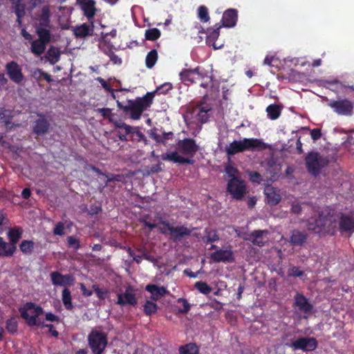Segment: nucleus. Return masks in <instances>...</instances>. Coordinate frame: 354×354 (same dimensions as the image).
<instances>
[{"label":"nucleus","mask_w":354,"mask_h":354,"mask_svg":"<svg viewBox=\"0 0 354 354\" xmlns=\"http://www.w3.org/2000/svg\"><path fill=\"white\" fill-rule=\"evenodd\" d=\"M308 228L320 235L333 236L337 230V214L331 209L322 211L316 218L308 221Z\"/></svg>","instance_id":"nucleus-1"},{"label":"nucleus","mask_w":354,"mask_h":354,"mask_svg":"<svg viewBox=\"0 0 354 354\" xmlns=\"http://www.w3.org/2000/svg\"><path fill=\"white\" fill-rule=\"evenodd\" d=\"M155 92H147L143 97L136 100H129L127 104L124 105L117 100V106L125 113L129 114V118L133 120H140L144 111L149 108L153 102Z\"/></svg>","instance_id":"nucleus-2"},{"label":"nucleus","mask_w":354,"mask_h":354,"mask_svg":"<svg viewBox=\"0 0 354 354\" xmlns=\"http://www.w3.org/2000/svg\"><path fill=\"white\" fill-rule=\"evenodd\" d=\"M270 148L268 144L258 138H243L240 140H234L225 147L227 156H232L236 153L245 151H261Z\"/></svg>","instance_id":"nucleus-3"},{"label":"nucleus","mask_w":354,"mask_h":354,"mask_svg":"<svg viewBox=\"0 0 354 354\" xmlns=\"http://www.w3.org/2000/svg\"><path fill=\"white\" fill-rule=\"evenodd\" d=\"M21 317L26 320L28 326H41V323L37 318L44 314V311L41 306L37 305L32 301L26 302L23 307L19 308Z\"/></svg>","instance_id":"nucleus-4"},{"label":"nucleus","mask_w":354,"mask_h":354,"mask_svg":"<svg viewBox=\"0 0 354 354\" xmlns=\"http://www.w3.org/2000/svg\"><path fill=\"white\" fill-rule=\"evenodd\" d=\"M308 171L314 176H317L320 170L329 163L328 157L320 155L318 152H310L305 158Z\"/></svg>","instance_id":"nucleus-5"},{"label":"nucleus","mask_w":354,"mask_h":354,"mask_svg":"<svg viewBox=\"0 0 354 354\" xmlns=\"http://www.w3.org/2000/svg\"><path fill=\"white\" fill-rule=\"evenodd\" d=\"M88 344L93 354H102L108 344L107 335L93 329L88 335Z\"/></svg>","instance_id":"nucleus-6"},{"label":"nucleus","mask_w":354,"mask_h":354,"mask_svg":"<svg viewBox=\"0 0 354 354\" xmlns=\"http://www.w3.org/2000/svg\"><path fill=\"white\" fill-rule=\"evenodd\" d=\"M180 80L185 84H196L200 83V86L203 88H207L209 86L208 82H203V80L207 75L199 71V67L194 69H183L179 74Z\"/></svg>","instance_id":"nucleus-7"},{"label":"nucleus","mask_w":354,"mask_h":354,"mask_svg":"<svg viewBox=\"0 0 354 354\" xmlns=\"http://www.w3.org/2000/svg\"><path fill=\"white\" fill-rule=\"evenodd\" d=\"M227 192L237 201H241L247 193L245 182L241 178L233 176L227 185Z\"/></svg>","instance_id":"nucleus-8"},{"label":"nucleus","mask_w":354,"mask_h":354,"mask_svg":"<svg viewBox=\"0 0 354 354\" xmlns=\"http://www.w3.org/2000/svg\"><path fill=\"white\" fill-rule=\"evenodd\" d=\"M337 230L342 234L354 232V212L337 214Z\"/></svg>","instance_id":"nucleus-9"},{"label":"nucleus","mask_w":354,"mask_h":354,"mask_svg":"<svg viewBox=\"0 0 354 354\" xmlns=\"http://www.w3.org/2000/svg\"><path fill=\"white\" fill-rule=\"evenodd\" d=\"M286 345L294 351L301 350L304 352H310L315 351L317 348L318 342L313 337H302L292 342L290 344H286Z\"/></svg>","instance_id":"nucleus-10"},{"label":"nucleus","mask_w":354,"mask_h":354,"mask_svg":"<svg viewBox=\"0 0 354 354\" xmlns=\"http://www.w3.org/2000/svg\"><path fill=\"white\" fill-rule=\"evenodd\" d=\"M160 224L165 226H167V229L169 231L170 239L174 242H178L183 237L189 236L192 233V230L189 229L184 225L174 227L171 225V224L167 221H161Z\"/></svg>","instance_id":"nucleus-11"},{"label":"nucleus","mask_w":354,"mask_h":354,"mask_svg":"<svg viewBox=\"0 0 354 354\" xmlns=\"http://www.w3.org/2000/svg\"><path fill=\"white\" fill-rule=\"evenodd\" d=\"M329 106L338 115H351L353 112V104L348 99L332 100Z\"/></svg>","instance_id":"nucleus-12"},{"label":"nucleus","mask_w":354,"mask_h":354,"mask_svg":"<svg viewBox=\"0 0 354 354\" xmlns=\"http://www.w3.org/2000/svg\"><path fill=\"white\" fill-rule=\"evenodd\" d=\"M6 71L12 82L20 84L24 80L22 68L15 61H11L6 64Z\"/></svg>","instance_id":"nucleus-13"},{"label":"nucleus","mask_w":354,"mask_h":354,"mask_svg":"<svg viewBox=\"0 0 354 354\" xmlns=\"http://www.w3.org/2000/svg\"><path fill=\"white\" fill-rule=\"evenodd\" d=\"M177 149L183 154L190 156L192 158L198 151V146L193 138L178 140L176 142Z\"/></svg>","instance_id":"nucleus-14"},{"label":"nucleus","mask_w":354,"mask_h":354,"mask_svg":"<svg viewBox=\"0 0 354 354\" xmlns=\"http://www.w3.org/2000/svg\"><path fill=\"white\" fill-rule=\"evenodd\" d=\"M36 119L32 126V133L37 136H44L48 133L50 124L46 115L37 113Z\"/></svg>","instance_id":"nucleus-15"},{"label":"nucleus","mask_w":354,"mask_h":354,"mask_svg":"<svg viewBox=\"0 0 354 354\" xmlns=\"http://www.w3.org/2000/svg\"><path fill=\"white\" fill-rule=\"evenodd\" d=\"M293 306L297 307L299 312L307 315L313 313V305L308 301V299L302 293L297 292L295 295Z\"/></svg>","instance_id":"nucleus-16"},{"label":"nucleus","mask_w":354,"mask_h":354,"mask_svg":"<svg viewBox=\"0 0 354 354\" xmlns=\"http://www.w3.org/2000/svg\"><path fill=\"white\" fill-rule=\"evenodd\" d=\"M117 304L120 306H136L138 304V299L135 294V290L131 286L127 287L124 293L118 295Z\"/></svg>","instance_id":"nucleus-17"},{"label":"nucleus","mask_w":354,"mask_h":354,"mask_svg":"<svg viewBox=\"0 0 354 354\" xmlns=\"http://www.w3.org/2000/svg\"><path fill=\"white\" fill-rule=\"evenodd\" d=\"M211 259L216 263H233L234 257L231 247L228 249H218L210 254Z\"/></svg>","instance_id":"nucleus-18"},{"label":"nucleus","mask_w":354,"mask_h":354,"mask_svg":"<svg viewBox=\"0 0 354 354\" xmlns=\"http://www.w3.org/2000/svg\"><path fill=\"white\" fill-rule=\"evenodd\" d=\"M50 279L54 286H66L73 284L75 279L71 274H62L55 271L50 273Z\"/></svg>","instance_id":"nucleus-19"},{"label":"nucleus","mask_w":354,"mask_h":354,"mask_svg":"<svg viewBox=\"0 0 354 354\" xmlns=\"http://www.w3.org/2000/svg\"><path fill=\"white\" fill-rule=\"evenodd\" d=\"M76 1L88 20L91 21L93 19L97 11L95 1L94 0H76Z\"/></svg>","instance_id":"nucleus-20"},{"label":"nucleus","mask_w":354,"mask_h":354,"mask_svg":"<svg viewBox=\"0 0 354 354\" xmlns=\"http://www.w3.org/2000/svg\"><path fill=\"white\" fill-rule=\"evenodd\" d=\"M307 239L308 234L306 231L292 230L290 231L288 242L293 246L302 247L306 243Z\"/></svg>","instance_id":"nucleus-21"},{"label":"nucleus","mask_w":354,"mask_h":354,"mask_svg":"<svg viewBox=\"0 0 354 354\" xmlns=\"http://www.w3.org/2000/svg\"><path fill=\"white\" fill-rule=\"evenodd\" d=\"M238 20V11L234 8L226 10L223 15L221 21L222 26L226 28H232L236 24Z\"/></svg>","instance_id":"nucleus-22"},{"label":"nucleus","mask_w":354,"mask_h":354,"mask_svg":"<svg viewBox=\"0 0 354 354\" xmlns=\"http://www.w3.org/2000/svg\"><path fill=\"white\" fill-rule=\"evenodd\" d=\"M201 28V30H199V32L201 33H206V44L207 45L209 46H212L214 49H218L220 46H217L215 44L216 40L219 37V29L221 28V26H218L216 28H208L206 31L202 28L201 26H200Z\"/></svg>","instance_id":"nucleus-23"},{"label":"nucleus","mask_w":354,"mask_h":354,"mask_svg":"<svg viewBox=\"0 0 354 354\" xmlns=\"http://www.w3.org/2000/svg\"><path fill=\"white\" fill-rule=\"evenodd\" d=\"M162 160H169L176 163L180 164H189L192 165L194 163V160L188 158H185L178 155L177 151H171L169 153H167L165 154L162 155Z\"/></svg>","instance_id":"nucleus-24"},{"label":"nucleus","mask_w":354,"mask_h":354,"mask_svg":"<svg viewBox=\"0 0 354 354\" xmlns=\"http://www.w3.org/2000/svg\"><path fill=\"white\" fill-rule=\"evenodd\" d=\"M268 234V231L266 230H254L250 234V237L245 238V239L250 241L254 245L263 247L265 245V242L263 241L262 237Z\"/></svg>","instance_id":"nucleus-25"},{"label":"nucleus","mask_w":354,"mask_h":354,"mask_svg":"<svg viewBox=\"0 0 354 354\" xmlns=\"http://www.w3.org/2000/svg\"><path fill=\"white\" fill-rule=\"evenodd\" d=\"M145 290L151 294V299L153 301L158 300L167 292V289L164 286L160 287L155 284L147 285Z\"/></svg>","instance_id":"nucleus-26"},{"label":"nucleus","mask_w":354,"mask_h":354,"mask_svg":"<svg viewBox=\"0 0 354 354\" xmlns=\"http://www.w3.org/2000/svg\"><path fill=\"white\" fill-rule=\"evenodd\" d=\"M198 113L196 115L197 120L201 123H205L209 118V112L212 111V107L209 104H202L197 106Z\"/></svg>","instance_id":"nucleus-27"},{"label":"nucleus","mask_w":354,"mask_h":354,"mask_svg":"<svg viewBox=\"0 0 354 354\" xmlns=\"http://www.w3.org/2000/svg\"><path fill=\"white\" fill-rule=\"evenodd\" d=\"M17 248H14L0 236V257H10L14 254Z\"/></svg>","instance_id":"nucleus-28"},{"label":"nucleus","mask_w":354,"mask_h":354,"mask_svg":"<svg viewBox=\"0 0 354 354\" xmlns=\"http://www.w3.org/2000/svg\"><path fill=\"white\" fill-rule=\"evenodd\" d=\"M265 194L268 203L272 205H277L281 201L280 194L272 187H267L265 189Z\"/></svg>","instance_id":"nucleus-29"},{"label":"nucleus","mask_w":354,"mask_h":354,"mask_svg":"<svg viewBox=\"0 0 354 354\" xmlns=\"http://www.w3.org/2000/svg\"><path fill=\"white\" fill-rule=\"evenodd\" d=\"M283 109V106L277 104H272L267 106L266 112L270 120H277L279 118Z\"/></svg>","instance_id":"nucleus-30"},{"label":"nucleus","mask_w":354,"mask_h":354,"mask_svg":"<svg viewBox=\"0 0 354 354\" xmlns=\"http://www.w3.org/2000/svg\"><path fill=\"white\" fill-rule=\"evenodd\" d=\"M93 32V26L90 27L86 24H83L80 26H76L74 29V35L77 37H85L88 35H92Z\"/></svg>","instance_id":"nucleus-31"},{"label":"nucleus","mask_w":354,"mask_h":354,"mask_svg":"<svg viewBox=\"0 0 354 354\" xmlns=\"http://www.w3.org/2000/svg\"><path fill=\"white\" fill-rule=\"evenodd\" d=\"M22 231L19 227H15L10 228L8 232V237L9 239V243L11 244L14 248H17L16 244L21 239Z\"/></svg>","instance_id":"nucleus-32"},{"label":"nucleus","mask_w":354,"mask_h":354,"mask_svg":"<svg viewBox=\"0 0 354 354\" xmlns=\"http://www.w3.org/2000/svg\"><path fill=\"white\" fill-rule=\"evenodd\" d=\"M205 236L203 241L206 244L212 243L219 240L220 237L216 230L205 228L204 230Z\"/></svg>","instance_id":"nucleus-33"},{"label":"nucleus","mask_w":354,"mask_h":354,"mask_svg":"<svg viewBox=\"0 0 354 354\" xmlns=\"http://www.w3.org/2000/svg\"><path fill=\"white\" fill-rule=\"evenodd\" d=\"M129 134L131 135V140L132 141L142 142L145 145H148V140L147 137L140 131L138 127H133V129L131 131Z\"/></svg>","instance_id":"nucleus-34"},{"label":"nucleus","mask_w":354,"mask_h":354,"mask_svg":"<svg viewBox=\"0 0 354 354\" xmlns=\"http://www.w3.org/2000/svg\"><path fill=\"white\" fill-rule=\"evenodd\" d=\"M60 51L59 48L55 46H50L46 53V59L49 61L50 64H55L59 60Z\"/></svg>","instance_id":"nucleus-35"},{"label":"nucleus","mask_w":354,"mask_h":354,"mask_svg":"<svg viewBox=\"0 0 354 354\" xmlns=\"http://www.w3.org/2000/svg\"><path fill=\"white\" fill-rule=\"evenodd\" d=\"M46 45L47 44L38 39L34 40L31 44V52L37 56H40L44 53Z\"/></svg>","instance_id":"nucleus-36"},{"label":"nucleus","mask_w":354,"mask_h":354,"mask_svg":"<svg viewBox=\"0 0 354 354\" xmlns=\"http://www.w3.org/2000/svg\"><path fill=\"white\" fill-rule=\"evenodd\" d=\"M268 171H269L272 176L278 175L281 169V166L274 158H270L267 160Z\"/></svg>","instance_id":"nucleus-37"},{"label":"nucleus","mask_w":354,"mask_h":354,"mask_svg":"<svg viewBox=\"0 0 354 354\" xmlns=\"http://www.w3.org/2000/svg\"><path fill=\"white\" fill-rule=\"evenodd\" d=\"M62 299L63 304L66 310H71L73 308L71 290L66 288L62 290Z\"/></svg>","instance_id":"nucleus-38"},{"label":"nucleus","mask_w":354,"mask_h":354,"mask_svg":"<svg viewBox=\"0 0 354 354\" xmlns=\"http://www.w3.org/2000/svg\"><path fill=\"white\" fill-rule=\"evenodd\" d=\"M36 32L39 37L38 40L48 44L50 41L51 34L49 30L44 27H37Z\"/></svg>","instance_id":"nucleus-39"},{"label":"nucleus","mask_w":354,"mask_h":354,"mask_svg":"<svg viewBox=\"0 0 354 354\" xmlns=\"http://www.w3.org/2000/svg\"><path fill=\"white\" fill-rule=\"evenodd\" d=\"M31 76L37 81H40L41 78L44 77V79L48 83L53 82L51 75L39 68L34 69L31 73Z\"/></svg>","instance_id":"nucleus-40"},{"label":"nucleus","mask_w":354,"mask_h":354,"mask_svg":"<svg viewBox=\"0 0 354 354\" xmlns=\"http://www.w3.org/2000/svg\"><path fill=\"white\" fill-rule=\"evenodd\" d=\"M6 329L10 335L15 334L18 330L17 317H12L6 321Z\"/></svg>","instance_id":"nucleus-41"},{"label":"nucleus","mask_w":354,"mask_h":354,"mask_svg":"<svg viewBox=\"0 0 354 354\" xmlns=\"http://www.w3.org/2000/svg\"><path fill=\"white\" fill-rule=\"evenodd\" d=\"M50 24V10L48 7L44 6L42 8L41 14L39 18L38 27L47 28Z\"/></svg>","instance_id":"nucleus-42"},{"label":"nucleus","mask_w":354,"mask_h":354,"mask_svg":"<svg viewBox=\"0 0 354 354\" xmlns=\"http://www.w3.org/2000/svg\"><path fill=\"white\" fill-rule=\"evenodd\" d=\"M179 354H199V350L196 344L189 343L180 347Z\"/></svg>","instance_id":"nucleus-43"},{"label":"nucleus","mask_w":354,"mask_h":354,"mask_svg":"<svg viewBox=\"0 0 354 354\" xmlns=\"http://www.w3.org/2000/svg\"><path fill=\"white\" fill-rule=\"evenodd\" d=\"M158 60V52L156 49L149 51L145 59V64L147 68H152Z\"/></svg>","instance_id":"nucleus-44"},{"label":"nucleus","mask_w":354,"mask_h":354,"mask_svg":"<svg viewBox=\"0 0 354 354\" xmlns=\"http://www.w3.org/2000/svg\"><path fill=\"white\" fill-rule=\"evenodd\" d=\"M158 306L152 301L147 300L144 305V313L146 315L150 316L156 313Z\"/></svg>","instance_id":"nucleus-45"},{"label":"nucleus","mask_w":354,"mask_h":354,"mask_svg":"<svg viewBox=\"0 0 354 354\" xmlns=\"http://www.w3.org/2000/svg\"><path fill=\"white\" fill-rule=\"evenodd\" d=\"M198 17L203 23L208 22L210 19L208 9L205 6H201L198 8Z\"/></svg>","instance_id":"nucleus-46"},{"label":"nucleus","mask_w":354,"mask_h":354,"mask_svg":"<svg viewBox=\"0 0 354 354\" xmlns=\"http://www.w3.org/2000/svg\"><path fill=\"white\" fill-rule=\"evenodd\" d=\"M109 121L113 123L116 128L123 129L127 134H129L133 129V127L126 124L121 120H114L112 118H109Z\"/></svg>","instance_id":"nucleus-47"},{"label":"nucleus","mask_w":354,"mask_h":354,"mask_svg":"<svg viewBox=\"0 0 354 354\" xmlns=\"http://www.w3.org/2000/svg\"><path fill=\"white\" fill-rule=\"evenodd\" d=\"M34 242L28 240H24L19 245L21 251L24 254H30L34 248Z\"/></svg>","instance_id":"nucleus-48"},{"label":"nucleus","mask_w":354,"mask_h":354,"mask_svg":"<svg viewBox=\"0 0 354 354\" xmlns=\"http://www.w3.org/2000/svg\"><path fill=\"white\" fill-rule=\"evenodd\" d=\"M160 37V31L156 28H149L145 31V38L147 40L154 41Z\"/></svg>","instance_id":"nucleus-49"},{"label":"nucleus","mask_w":354,"mask_h":354,"mask_svg":"<svg viewBox=\"0 0 354 354\" xmlns=\"http://www.w3.org/2000/svg\"><path fill=\"white\" fill-rule=\"evenodd\" d=\"M15 12L18 18H22L25 15L24 6L21 3V0H12Z\"/></svg>","instance_id":"nucleus-50"},{"label":"nucleus","mask_w":354,"mask_h":354,"mask_svg":"<svg viewBox=\"0 0 354 354\" xmlns=\"http://www.w3.org/2000/svg\"><path fill=\"white\" fill-rule=\"evenodd\" d=\"M194 287L200 292L204 295H208L212 292V288L205 282L197 281L194 284Z\"/></svg>","instance_id":"nucleus-51"},{"label":"nucleus","mask_w":354,"mask_h":354,"mask_svg":"<svg viewBox=\"0 0 354 354\" xmlns=\"http://www.w3.org/2000/svg\"><path fill=\"white\" fill-rule=\"evenodd\" d=\"M92 288L97 297L101 300L105 299L109 294V290L107 289L100 288L96 284L93 285Z\"/></svg>","instance_id":"nucleus-52"},{"label":"nucleus","mask_w":354,"mask_h":354,"mask_svg":"<svg viewBox=\"0 0 354 354\" xmlns=\"http://www.w3.org/2000/svg\"><path fill=\"white\" fill-rule=\"evenodd\" d=\"M68 247L77 250L81 248L80 243L78 239L74 236H69L66 239Z\"/></svg>","instance_id":"nucleus-53"},{"label":"nucleus","mask_w":354,"mask_h":354,"mask_svg":"<svg viewBox=\"0 0 354 354\" xmlns=\"http://www.w3.org/2000/svg\"><path fill=\"white\" fill-rule=\"evenodd\" d=\"M178 304H182L183 308H179L178 310V313L185 314L187 313L190 310V305L185 299L179 298L177 300Z\"/></svg>","instance_id":"nucleus-54"},{"label":"nucleus","mask_w":354,"mask_h":354,"mask_svg":"<svg viewBox=\"0 0 354 354\" xmlns=\"http://www.w3.org/2000/svg\"><path fill=\"white\" fill-rule=\"evenodd\" d=\"M288 276L293 277H300L304 274V272L300 270L298 266H293L288 270Z\"/></svg>","instance_id":"nucleus-55"},{"label":"nucleus","mask_w":354,"mask_h":354,"mask_svg":"<svg viewBox=\"0 0 354 354\" xmlns=\"http://www.w3.org/2000/svg\"><path fill=\"white\" fill-rule=\"evenodd\" d=\"M172 88H173L172 84L169 82H167V83H165V84L160 85V86L157 87L156 91H154L153 92H155V93H156V92L160 91L161 93L165 94L168 91L171 90Z\"/></svg>","instance_id":"nucleus-56"},{"label":"nucleus","mask_w":354,"mask_h":354,"mask_svg":"<svg viewBox=\"0 0 354 354\" xmlns=\"http://www.w3.org/2000/svg\"><path fill=\"white\" fill-rule=\"evenodd\" d=\"M64 224L62 222H58L53 229V234L55 235L62 236L64 234Z\"/></svg>","instance_id":"nucleus-57"},{"label":"nucleus","mask_w":354,"mask_h":354,"mask_svg":"<svg viewBox=\"0 0 354 354\" xmlns=\"http://www.w3.org/2000/svg\"><path fill=\"white\" fill-rule=\"evenodd\" d=\"M250 180L252 183H257L260 184L262 181L261 175L257 171H251L249 174Z\"/></svg>","instance_id":"nucleus-58"},{"label":"nucleus","mask_w":354,"mask_h":354,"mask_svg":"<svg viewBox=\"0 0 354 354\" xmlns=\"http://www.w3.org/2000/svg\"><path fill=\"white\" fill-rule=\"evenodd\" d=\"M157 129L156 128L150 130L149 134L150 138L154 140L157 143H164L162 138H161V136L157 133Z\"/></svg>","instance_id":"nucleus-59"},{"label":"nucleus","mask_w":354,"mask_h":354,"mask_svg":"<svg viewBox=\"0 0 354 354\" xmlns=\"http://www.w3.org/2000/svg\"><path fill=\"white\" fill-rule=\"evenodd\" d=\"M311 138L313 140H317L322 137V132L320 129H313L310 131Z\"/></svg>","instance_id":"nucleus-60"},{"label":"nucleus","mask_w":354,"mask_h":354,"mask_svg":"<svg viewBox=\"0 0 354 354\" xmlns=\"http://www.w3.org/2000/svg\"><path fill=\"white\" fill-rule=\"evenodd\" d=\"M45 318L46 321L54 322H58L59 321V317L52 313H46Z\"/></svg>","instance_id":"nucleus-61"},{"label":"nucleus","mask_w":354,"mask_h":354,"mask_svg":"<svg viewBox=\"0 0 354 354\" xmlns=\"http://www.w3.org/2000/svg\"><path fill=\"white\" fill-rule=\"evenodd\" d=\"M98 112L105 118H110L111 115V109L109 108L98 109Z\"/></svg>","instance_id":"nucleus-62"},{"label":"nucleus","mask_w":354,"mask_h":354,"mask_svg":"<svg viewBox=\"0 0 354 354\" xmlns=\"http://www.w3.org/2000/svg\"><path fill=\"white\" fill-rule=\"evenodd\" d=\"M97 80L101 83L102 86H103V88L108 91H118V90H114L106 82V81L102 78V77H98L97 78Z\"/></svg>","instance_id":"nucleus-63"},{"label":"nucleus","mask_w":354,"mask_h":354,"mask_svg":"<svg viewBox=\"0 0 354 354\" xmlns=\"http://www.w3.org/2000/svg\"><path fill=\"white\" fill-rule=\"evenodd\" d=\"M80 289L82 292V295L84 296V297H90L93 295V291L92 290H88L86 286H84V283H80Z\"/></svg>","instance_id":"nucleus-64"}]
</instances>
